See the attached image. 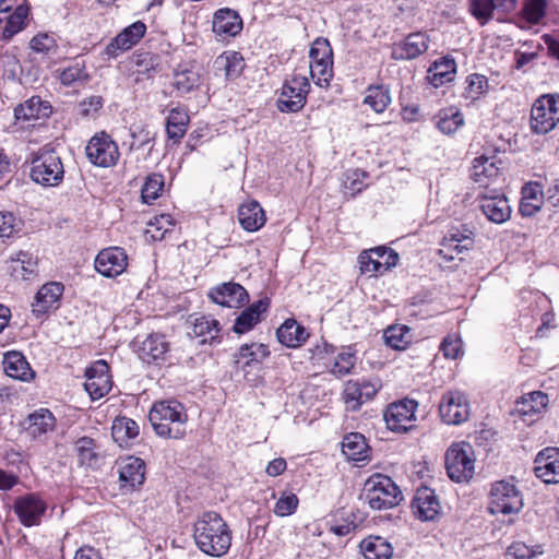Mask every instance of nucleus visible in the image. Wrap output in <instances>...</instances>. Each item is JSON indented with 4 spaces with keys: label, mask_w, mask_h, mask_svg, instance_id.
<instances>
[{
    "label": "nucleus",
    "mask_w": 559,
    "mask_h": 559,
    "mask_svg": "<svg viewBox=\"0 0 559 559\" xmlns=\"http://www.w3.org/2000/svg\"><path fill=\"white\" fill-rule=\"evenodd\" d=\"M193 538L202 552L212 557H222L230 548L231 531L218 513L207 511L195 521Z\"/></svg>",
    "instance_id": "obj_1"
},
{
    "label": "nucleus",
    "mask_w": 559,
    "mask_h": 559,
    "mask_svg": "<svg viewBox=\"0 0 559 559\" xmlns=\"http://www.w3.org/2000/svg\"><path fill=\"white\" fill-rule=\"evenodd\" d=\"M523 508V498L513 479L496 481L491 486V521L496 530L515 522L518 513Z\"/></svg>",
    "instance_id": "obj_2"
},
{
    "label": "nucleus",
    "mask_w": 559,
    "mask_h": 559,
    "mask_svg": "<svg viewBox=\"0 0 559 559\" xmlns=\"http://www.w3.org/2000/svg\"><path fill=\"white\" fill-rule=\"evenodd\" d=\"M148 418L159 437L179 439L186 433L187 413L183 405L176 400L154 403Z\"/></svg>",
    "instance_id": "obj_3"
},
{
    "label": "nucleus",
    "mask_w": 559,
    "mask_h": 559,
    "mask_svg": "<svg viewBox=\"0 0 559 559\" xmlns=\"http://www.w3.org/2000/svg\"><path fill=\"white\" fill-rule=\"evenodd\" d=\"M362 497L373 510L391 509L403 499L395 483L382 474H374L366 480Z\"/></svg>",
    "instance_id": "obj_4"
},
{
    "label": "nucleus",
    "mask_w": 559,
    "mask_h": 559,
    "mask_svg": "<svg viewBox=\"0 0 559 559\" xmlns=\"http://www.w3.org/2000/svg\"><path fill=\"white\" fill-rule=\"evenodd\" d=\"M64 175L59 155L47 147L40 148L31 159V178L45 187L58 186Z\"/></svg>",
    "instance_id": "obj_5"
},
{
    "label": "nucleus",
    "mask_w": 559,
    "mask_h": 559,
    "mask_svg": "<svg viewBox=\"0 0 559 559\" xmlns=\"http://www.w3.org/2000/svg\"><path fill=\"white\" fill-rule=\"evenodd\" d=\"M445 469L455 483L471 480L475 474L473 447L465 441L452 443L445 452Z\"/></svg>",
    "instance_id": "obj_6"
},
{
    "label": "nucleus",
    "mask_w": 559,
    "mask_h": 559,
    "mask_svg": "<svg viewBox=\"0 0 559 559\" xmlns=\"http://www.w3.org/2000/svg\"><path fill=\"white\" fill-rule=\"evenodd\" d=\"M559 123V96H539L531 109L530 127L535 134H547Z\"/></svg>",
    "instance_id": "obj_7"
},
{
    "label": "nucleus",
    "mask_w": 559,
    "mask_h": 559,
    "mask_svg": "<svg viewBox=\"0 0 559 559\" xmlns=\"http://www.w3.org/2000/svg\"><path fill=\"white\" fill-rule=\"evenodd\" d=\"M310 83L307 76L294 73L285 80L277 98V108L282 112H298L307 103Z\"/></svg>",
    "instance_id": "obj_8"
},
{
    "label": "nucleus",
    "mask_w": 559,
    "mask_h": 559,
    "mask_svg": "<svg viewBox=\"0 0 559 559\" xmlns=\"http://www.w3.org/2000/svg\"><path fill=\"white\" fill-rule=\"evenodd\" d=\"M418 403L415 400L404 399L391 403L383 413L386 427L395 432H406L415 426Z\"/></svg>",
    "instance_id": "obj_9"
},
{
    "label": "nucleus",
    "mask_w": 559,
    "mask_h": 559,
    "mask_svg": "<svg viewBox=\"0 0 559 559\" xmlns=\"http://www.w3.org/2000/svg\"><path fill=\"white\" fill-rule=\"evenodd\" d=\"M85 152L90 162L100 167L114 166L119 158L118 145L105 132L95 134L88 141Z\"/></svg>",
    "instance_id": "obj_10"
},
{
    "label": "nucleus",
    "mask_w": 559,
    "mask_h": 559,
    "mask_svg": "<svg viewBox=\"0 0 559 559\" xmlns=\"http://www.w3.org/2000/svg\"><path fill=\"white\" fill-rule=\"evenodd\" d=\"M360 272L369 276H377L395 266L399 261V254L385 247H376L365 250L358 258Z\"/></svg>",
    "instance_id": "obj_11"
},
{
    "label": "nucleus",
    "mask_w": 559,
    "mask_h": 559,
    "mask_svg": "<svg viewBox=\"0 0 559 559\" xmlns=\"http://www.w3.org/2000/svg\"><path fill=\"white\" fill-rule=\"evenodd\" d=\"M28 7L15 0H0V26L4 39H11L26 24Z\"/></svg>",
    "instance_id": "obj_12"
},
{
    "label": "nucleus",
    "mask_w": 559,
    "mask_h": 559,
    "mask_svg": "<svg viewBox=\"0 0 559 559\" xmlns=\"http://www.w3.org/2000/svg\"><path fill=\"white\" fill-rule=\"evenodd\" d=\"M439 414L448 425H461L469 417V403L464 393L450 391L445 393L439 405Z\"/></svg>",
    "instance_id": "obj_13"
},
{
    "label": "nucleus",
    "mask_w": 559,
    "mask_h": 559,
    "mask_svg": "<svg viewBox=\"0 0 559 559\" xmlns=\"http://www.w3.org/2000/svg\"><path fill=\"white\" fill-rule=\"evenodd\" d=\"M381 388L378 379L349 380L346 382L343 399L348 409L357 411L360 406L372 400Z\"/></svg>",
    "instance_id": "obj_14"
},
{
    "label": "nucleus",
    "mask_w": 559,
    "mask_h": 559,
    "mask_svg": "<svg viewBox=\"0 0 559 559\" xmlns=\"http://www.w3.org/2000/svg\"><path fill=\"white\" fill-rule=\"evenodd\" d=\"M64 287L59 282H49L44 284L34 297L32 312L37 319L46 317L56 311L61 301Z\"/></svg>",
    "instance_id": "obj_15"
},
{
    "label": "nucleus",
    "mask_w": 559,
    "mask_h": 559,
    "mask_svg": "<svg viewBox=\"0 0 559 559\" xmlns=\"http://www.w3.org/2000/svg\"><path fill=\"white\" fill-rule=\"evenodd\" d=\"M84 388L93 400L105 396L112 386L109 366L105 360L95 361L85 372Z\"/></svg>",
    "instance_id": "obj_16"
},
{
    "label": "nucleus",
    "mask_w": 559,
    "mask_h": 559,
    "mask_svg": "<svg viewBox=\"0 0 559 559\" xmlns=\"http://www.w3.org/2000/svg\"><path fill=\"white\" fill-rule=\"evenodd\" d=\"M14 512L24 526L38 525L47 510V503L36 493L19 497L14 502Z\"/></svg>",
    "instance_id": "obj_17"
},
{
    "label": "nucleus",
    "mask_w": 559,
    "mask_h": 559,
    "mask_svg": "<svg viewBox=\"0 0 559 559\" xmlns=\"http://www.w3.org/2000/svg\"><path fill=\"white\" fill-rule=\"evenodd\" d=\"M548 395L542 391L524 394L516 402L513 415L526 425H532L545 412L548 405Z\"/></svg>",
    "instance_id": "obj_18"
},
{
    "label": "nucleus",
    "mask_w": 559,
    "mask_h": 559,
    "mask_svg": "<svg viewBox=\"0 0 559 559\" xmlns=\"http://www.w3.org/2000/svg\"><path fill=\"white\" fill-rule=\"evenodd\" d=\"M127 265V253L120 247L103 249L95 259L96 271L106 277H115L122 274Z\"/></svg>",
    "instance_id": "obj_19"
},
{
    "label": "nucleus",
    "mask_w": 559,
    "mask_h": 559,
    "mask_svg": "<svg viewBox=\"0 0 559 559\" xmlns=\"http://www.w3.org/2000/svg\"><path fill=\"white\" fill-rule=\"evenodd\" d=\"M534 474L545 484H559V449L545 448L534 460Z\"/></svg>",
    "instance_id": "obj_20"
},
{
    "label": "nucleus",
    "mask_w": 559,
    "mask_h": 559,
    "mask_svg": "<svg viewBox=\"0 0 559 559\" xmlns=\"http://www.w3.org/2000/svg\"><path fill=\"white\" fill-rule=\"evenodd\" d=\"M209 296L215 304L228 308H239L249 299L247 290L240 284L234 282L213 287Z\"/></svg>",
    "instance_id": "obj_21"
},
{
    "label": "nucleus",
    "mask_w": 559,
    "mask_h": 559,
    "mask_svg": "<svg viewBox=\"0 0 559 559\" xmlns=\"http://www.w3.org/2000/svg\"><path fill=\"white\" fill-rule=\"evenodd\" d=\"M414 513L421 521L435 520L441 511L440 501L429 487H420L417 489L412 502Z\"/></svg>",
    "instance_id": "obj_22"
},
{
    "label": "nucleus",
    "mask_w": 559,
    "mask_h": 559,
    "mask_svg": "<svg viewBox=\"0 0 559 559\" xmlns=\"http://www.w3.org/2000/svg\"><path fill=\"white\" fill-rule=\"evenodd\" d=\"M145 32L146 26L144 23L140 21L133 23L126 27L107 45L106 53L110 58L118 57L121 52L134 46L144 36Z\"/></svg>",
    "instance_id": "obj_23"
},
{
    "label": "nucleus",
    "mask_w": 559,
    "mask_h": 559,
    "mask_svg": "<svg viewBox=\"0 0 559 559\" xmlns=\"http://www.w3.org/2000/svg\"><path fill=\"white\" fill-rule=\"evenodd\" d=\"M212 29L223 39L234 37L242 29V20L240 15L231 9H219L214 13Z\"/></svg>",
    "instance_id": "obj_24"
},
{
    "label": "nucleus",
    "mask_w": 559,
    "mask_h": 559,
    "mask_svg": "<svg viewBox=\"0 0 559 559\" xmlns=\"http://www.w3.org/2000/svg\"><path fill=\"white\" fill-rule=\"evenodd\" d=\"M429 39L424 33L409 34L403 41L392 48L394 59L411 60L423 55L428 49Z\"/></svg>",
    "instance_id": "obj_25"
},
{
    "label": "nucleus",
    "mask_w": 559,
    "mask_h": 559,
    "mask_svg": "<svg viewBox=\"0 0 559 559\" xmlns=\"http://www.w3.org/2000/svg\"><path fill=\"white\" fill-rule=\"evenodd\" d=\"M119 479L124 487L135 488L144 483L145 463L140 457L128 456L119 465Z\"/></svg>",
    "instance_id": "obj_26"
},
{
    "label": "nucleus",
    "mask_w": 559,
    "mask_h": 559,
    "mask_svg": "<svg viewBox=\"0 0 559 559\" xmlns=\"http://www.w3.org/2000/svg\"><path fill=\"white\" fill-rule=\"evenodd\" d=\"M52 112L49 102L43 100L39 96H33L14 109L16 120L31 121L48 118Z\"/></svg>",
    "instance_id": "obj_27"
},
{
    "label": "nucleus",
    "mask_w": 559,
    "mask_h": 559,
    "mask_svg": "<svg viewBox=\"0 0 559 559\" xmlns=\"http://www.w3.org/2000/svg\"><path fill=\"white\" fill-rule=\"evenodd\" d=\"M5 374L12 379L29 381L34 378V371L20 352H8L2 360Z\"/></svg>",
    "instance_id": "obj_28"
},
{
    "label": "nucleus",
    "mask_w": 559,
    "mask_h": 559,
    "mask_svg": "<svg viewBox=\"0 0 559 559\" xmlns=\"http://www.w3.org/2000/svg\"><path fill=\"white\" fill-rule=\"evenodd\" d=\"M238 221L245 230L252 233L264 226L266 217L259 202L250 201L240 205Z\"/></svg>",
    "instance_id": "obj_29"
},
{
    "label": "nucleus",
    "mask_w": 559,
    "mask_h": 559,
    "mask_svg": "<svg viewBox=\"0 0 559 559\" xmlns=\"http://www.w3.org/2000/svg\"><path fill=\"white\" fill-rule=\"evenodd\" d=\"M455 73L456 63L454 59L451 57H442L429 67L426 79L433 87H439L453 81Z\"/></svg>",
    "instance_id": "obj_30"
},
{
    "label": "nucleus",
    "mask_w": 559,
    "mask_h": 559,
    "mask_svg": "<svg viewBox=\"0 0 559 559\" xmlns=\"http://www.w3.org/2000/svg\"><path fill=\"white\" fill-rule=\"evenodd\" d=\"M520 212L523 216H533L543 206L545 194L538 182H528L521 191Z\"/></svg>",
    "instance_id": "obj_31"
},
{
    "label": "nucleus",
    "mask_w": 559,
    "mask_h": 559,
    "mask_svg": "<svg viewBox=\"0 0 559 559\" xmlns=\"http://www.w3.org/2000/svg\"><path fill=\"white\" fill-rule=\"evenodd\" d=\"M169 349L168 343L164 335L150 334L138 349L140 359L144 362H154L163 360Z\"/></svg>",
    "instance_id": "obj_32"
},
{
    "label": "nucleus",
    "mask_w": 559,
    "mask_h": 559,
    "mask_svg": "<svg viewBox=\"0 0 559 559\" xmlns=\"http://www.w3.org/2000/svg\"><path fill=\"white\" fill-rule=\"evenodd\" d=\"M277 340L286 347L296 348L306 342L309 334L306 329L294 319H287L276 331Z\"/></svg>",
    "instance_id": "obj_33"
},
{
    "label": "nucleus",
    "mask_w": 559,
    "mask_h": 559,
    "mask_svg": "<svg viewBox=\"0 0 559 559\" xmlns=\"http://www.w3.org/2000/svg\"><path fill=\"white\" fill-rule=\"evenodd\" d=\"M269 308L267 299H260L245 309L236 319L234 331L243 334L250 331L261 320V314Z\"/></svg>",
    "instance_id": "obj_34"
},
{
    "label": "nucleus",
    "mask_w": 559,
    "mask_h": 559,
    "mask_svg": "<svg viewBox=\"0 0 559 559\" xmlns=\"http://www.w3.org/2000/svg\"><path fill=\"white\" fill-rule=\"evenodd\" d=\"M369 451L370 448L361 433H348L342 441V452L350 461L360 462L367 460Z\"/></svg>",
    "instance_id": "obj_35"
},
{
    "label": "nucleus",
    "mask_w": 559,
    "mask_h": 559,
    "mask_svg": "<svg viewBox=\"0 0 559 559\" xmlns=\"http://www.w3.org/2000/svg\"><path fill=\"white\" fill-rule=\"evenodd\" d=\"M139 432L138 423L131 418L119 417L112 423L111 436L121 448L129 447L131 441L139 436Z\"/></svg>",
    "instance_id": "obj_36"
},
{
    "label": "nucleus",
    "mask_w": 559,
    "mask_h": 559,
    "mask_svg": "<svg viewBox=\"0 0 559 559\" xmlns=\"http://www.w3.org/2000/svg\"><path fill=\"white\" fill-rule=\"evenodd\" d=\"M74 450L81 465L96 467L99 465L102 455L100 448L90 437H82L75 441Z\"/></svg>",
    "instance_id": "obj_37"
},
{
    "label": "nucleus",
    "mask_w": 559,
    "mask_h": 559,
    "mask_svg": "<svg viewBox=\"0 0 559 559\" xmlns=\"http://www.w3.org/2000/svg\"><path fill=\"white\" fill-rule=\"evenodd\" d=\"M27 421V431L35 438L53 431L56 428V417L47 408L36 409L28 415Z\"/></svg>",
    "instance_id": "obj_38"
},
{
    "label": "nucleus",
    "mask_w": 559,
    "mask_h": 559,
    "mask_svg": "<svg viewBox=\"0 0 559 559\" xmlns=\"http://www.w3.org/2000/svg\"><path fill=\"white\" fill-rule=\"evenodd\" d=\"M270 352L263 344H245L234 355V364L239 369H245L252 364H259L269 356Z\"/></svg>",
    "instance_id": "obj_39"
},
{
    "label": "nucleus",
    "mask_w": 559,
    "mask_h": 559,
    "mask_svg": "<svg viewBox=\"0 0 559 559\" xmlns=\"http://www.w3.org/2000/svg\"><path fill=\"white\" fill-rule=\"evenodd\" d=\"M359 546L366 559H390L393 555L392 545L380 536H369Z\"/></svg>",
    "instance_id": "obj_40"
},
{
    "label": "nucleus",
    "mask_w": 559,
    "mask_h": 559,
    "mask_svg": "<svg viewBox=\"0 0 559 559\" xmlns=\"http://www.w3.org/2000/svg\"><path fill=\"white\" fill-rule=\"evenodd\" d=\"M190 118L188 112L180 107L173 108L167 117V135L174 143L180 142L187 132Z\"/></svg>",
    "instance_id": "obj_41"
},
{
    "label": "nucleus",
    "mask_w": 559,
    "mask_h": 559,
    "mask_svg": "<svg viewBox=\"0 0 559 559\" xmlns=\"http://www.w3.org/2000/svg\"><path fill=\"white\" fill-rule=\"evenodd\" d=\"M217 70H223L227 80L238 78L245 67L243 58L235 51H227L218 56L215 60Z\"/></svg>",
    "instance_id": "obj_42"
},
{
    "label": "nucleus",
    "mask_w": 559,
    "mask_h": 559,
    "mask_svg": "<svg viewBox=\"0 0 559 559\" xmlns=\"http://www.w3.org/2000/svg\"><path fill=\"white\" fill-rule=\"evenodd\" d=\"M463 124V115L455 107L442 109L437 116V128L444 134H453Z\"/></svg>",
    "instance_id": "obj_43"
},
{
    "label": "nucleus",
    "mask_w": 559,
    "mask_h": 559,
    "mask_svg": "<svg viewBox=\"0 0 559 559\" xmlns=\"http://www.w3.org/2000/svg\"><path fill=\"white\" fill-rule=\"evenodd\" d=\"M201 84V74L200 71L197 69H182L177 70L174 73L173 78V86L178 91L180 94H187L194 90L195 87L200 86Z\"/></svg>",
    "instance_id": "obj_44"
},
{
    "label": "nucleus",
    "mask_w": 559,
    "mask_h": 559,
    "mask_svg": "<svg viewBox=\"0 0 559 559\" xmlns=\"http://www.w3.org/2000/svg\"><path fill=\"white\" fill-rule=\"evenodd\" d=\"M218 334L219 324L217 320L209 317L195 319L192 328V335L195 337H202L201 343L212 344L218 338Z\"/></svg>",
    "instance_id": "obj_45"
},
{
    "label": "nucleus",
    "mask_w": 559,
    "mask_h": 559,
    "mask_svg": "<svg viewBox=\"0 0 559 559\" xmlns=\"http://www.w3.org/2000/svg\"><path fill=\"white\" fill-rule=\"evenodd\" d=\"M364 103L369 105L376 112H383L391 103L389 88L382 85L370 86L367 90Z\"/></svg>",
    "instance_id": "obj_46"
},
{
    "label": "nucleus",
    "mask_w": 559,
    "mask_h": 559,
    "mask_svg": "<svg viewBox=\"0 0 559 559\" xmlns=\"http://www.w3.org/2000/svg\"><path fill=\"white\" fill-rule=\"evenodd\" d=\"M385 343L394 349H404L411 343V329L406 325H393L383 334Z\"/></svg>",
    "instance_id": "obj_47"
},
{
    "label": "nucleus",
    "mask_w": 559,
    "mask_h": 559,
    "mask_svg": "<svg viewBox=\"0 0 559 559\" xmlns=\"http://www.w3.org/2000/svg\"><path fill=\"white\" fill-rule=\"evenodd\" d=\"M549 0H524L522 16L530 24H538L546 16Z\"/></svg>",
    "instance_id": "obj_48"
},
{
    "label": "nucleus",
    "mask_w": 559,
    "mask_h": 559,
    "mask_svg": "<svg viewBox=\"0 0 559 559\" xmlns=\"http://www.w3.org/2000/svg\"><path fill=\"white\" fill-rule=\"evenodd\" d=\"M310 63H333V52L326 39L318 38L313 41L310 51Z\"/></svg>",
    "instance_id": "obj_49"
},
{
    "label": "nucleus",
    "mask_w": 559,
    "mask_h": 559,
    "mask_svg": "<svg viewBox=\"0 0 559 559\" xmlns=\"http://www.w3.org/2000/svg\"><path fill=\"white\" fill-rule=\"evenodd\" d=\"M298 506L299 499L294 492L283 491L273 508V512L281 518L288 516L296 512Z\"/></svg>",
    "instance_id": "obj_50"
},
{
    "label": "nucleus",
    "mask_w": 559,
    "mask_h": 559,
    "mask_svg": "<svg viewBox=\"0 0 559 559\" xmlns=\"http://www.w3.org/2000/svg\"><path fill=\"white\" fill-rule=\"evenodd\" d=\"M544 552L542 545L527 546L522 542L513 543L509 546L506 556L508 559H533Z\"/></svg>",
    "instance_id": "obj_51"
},
{
    "label": "nucleus",
    "mask_w": 559,
    "mask_h": 559,
    "mask_svg": "<svg viewBox=\"0 0 559 559\" xmlns=\"http://www.w3.org/2000/svg\"><path fill=\"white\" fill-rule=\"evenodd\" d=\"M31 49L40 55H52L57 51V41L52 35L39 33L29 41Z\"/></svg>",
    "instance_id": "obj_52"
},
{
    "label": "nucleus",
    "mask_w": 559,
    "mask_h": 559,
    "mask_svg": "<svg viewBox=\"0 0 559 559\" xmlns=\"http://www.w3.org/2000/svg\"><path fill=\"white\" fill-rule=\"evenodd\" d=\"M467 86L463 93L466 99L475 100L483 95L488 87V80L481 74H471L466 80Z\"/></svg>",
    "instance_id": "obj_53"
},
{
    "label": "nucleus",
    "mask_w": 559,
    "mask_h": 559,
    "mask_svg": "<svg viewBox=\"0 0 559 559\" xmlns=\"http://www.w3.org/2000/svg\"><path fill=\"white\" fill-rule=\"evenodd\" d=\"M440 350L447 359H459L463 356L464 349L460 335L449 334L443 338Z\"/></svg>",
    "instance_id": "obj_54"
},
{
    "label": "nucleus",
    "mask_w": 559,
    "mask_h": 559,
    "mask_svg": "<svg viewBox=\"0 0 559 559\" xmlns=\"http://www.w3.org/2000/svg\"><path fill=\"white\" fill-rule=\"evenodd\" d=\"M164 187V177L159 174H153L146 178L142 188V199L145 203H151L159 197Z\"/></svg>",
    "instance_id": "obj_55"
},
{
    "label": "nucleus",
    "mask_w": 559,
    "mask_h": 559,
    "mask_svg": "<svg viewBox=\"0 0 559 559\" xmlns=\"http://www.w3.org/2000/svg\"><path fill=\"white\" fill-rule=\"evenodd\" d=\"M310 75L320 87H329L333 78V63H310Z\"/></svg>",
    "instance_id": "obj_56"
},
{
    "label": "nucleus",
    "mask_w": 559,
    "mask_h": 559,
    "mask_svg": "<svg viewBox=\"0 0 559 559\" xmlns=\"http://www.w3.org/2000/svg\"><path fill=\"white\" fill-rule=\"evenodd\" d=\"M171 227L173 221L170 215L163 214L158 217H154V221L150 222L146 234L150 235L153 240H162Z\"/></svg>",
    "instance_id": "obj_57"
},
{
    "label": "nucleus",
    "mask_w": 559,
    "mask_h": 559,
    "mask_svg": "<svg viewBox=\"0 0 559 559\" xmlns=\"http://www.w3.org/2000/svg\"><path fill=\"white\" fill-rule=\"evenodd\" d=\"M457 239L455 238H443L441 242V248L438 250V254L444 260V261H453L456 255L463 253L464 251L468 250L471 247V242L460 245L456 243Z\"/></svg>",
    "instance_id": "obj_58"
},
{
    "label": "nucleus",
    "mask_w": 559,
    "mask_h": 559,
    "mask_svg": "<svg viewBox=\"0 0 559 559\" xmlns=\"http://www.w3.org/2000/svg\"><path fill=\"white\" fill-rule=\"evenodd\" d=\"M356 358L354 354L344 352L340 353L334 360L331 372L336 377H344L350 372L355 366Z\"/></svg>",
    "instance_id": "obj_59"
},
{
    "label": "nucleus",
    "mask_w": 559,
    "mask_h": 559,
    "mask_svg": "<svg viewBox=\"0 0 559 559\" xmlns=\"http://www.w3.org/2000/svg\"><path fill=\"white\" fill-rule=\"evenodd\" d=\"M134 63L136 69L133 74L136 82L151 78V72L155 70V63L150 53L139 55Z\"/></svg>",
    "instance_id": "obj_60"
},
{
    "label": "nucleus",
    "mask_w": 559,
    "mask_h": 559,
    "mask_svg": "<svg viewBox=\"0 0 559 559\" xmlns=\"http://www.w3.org/2000/svg\"><path fill=\"white\" fill-rule=\"evenodd\" d=\"M511 207L506 199L491 197V223H503L510 218Z\"/></svg>",
    "instance_id": "obj_61"
},
{
    "label": "nucleus",
    "mask_w": 559,
    "mask_h": 559,
    "mask_svg": "<svg viewBox=\"0 0 559 559\" xmlns=\"http://www.w3.org/2000/svg\"><path fill=\"white\" fill-rule=\"evenodd\" d=\"M12 269L15 273H21L23 277L31 275L35 272L36 262L26 252L16 253L15 258H12Z\"/></svg>",
    "instance_id": "obj_62"
},
{
    "label": "nucleus",
    "mask_w": 559,
    "mask_h": 559,
    "mask_svg": "<svg viewBox=\"0 0 559 559\" xmlns=\"http://www.w3.org/2000/svg\"><path fill=\"white\" fill-rule=\"evenodd\" d=\"M59 79L63 85L69 86L75 82L85 81L86 74L83 68L79 63H75L63 69L59 75Z\"/></svg>",
    "instance_id": "obj_63"
},
{
    "label": "nucleus",
    "mask_w": 559,
    "mask_h": 559,
    "mask_svg": "<svg viewBox=\"0 0 559 559\" xmlns=\"http://www.w3.org/2000/svg\"><path fill=\"white\" fill-rule=\"evenodd\" d=\"M486 163L487 157L485 155H481L474 159L471 170V178L475 182L484 183L485 180L488 178Z\"/></svg>",
    "instance_id": "obj_64"
}]
</instances>
